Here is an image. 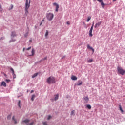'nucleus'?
Instances as JSON below:
<instances>
[{
	"label": "nucleus",
	"instance_id": "44",
	"mask_svg": "<svg viewBox=\"0 0 125 125\" xmlns=\"http://www.w3.org/2000/svg\"><path fill=\"white\" fill-rule=\"evenodd\" d=\"M113 1H117V0H113Z\"/></svg>",
	"mask_w": 125,
	"mask_h": 125
},
{
	"label": "nucleus",
	"instance_id": "3",
	"mask_svg": "<svg viewBox=\"0 0 125 125\" xmlns=\"http://www.w3.org/2000/svg\"><path fill=\"white\" fill-rule=\"evenodd\" d=\"M46 17L47 20H48L49 21H51V20H52V19H53L54 17V15L53 14V13H47Z\"/></svg>",
	"mask_w": 125,
	"mask_h": 125
},
{
	"label": "nucleus",
	"instance_id": "30",
	"mask_svg": "<svg viewBox=\"0 0 125 125\" xmlns=\"http://www.w3.org/2000/svg\"><path fill=\"white\" fill-rule=\"evenodd\" d=\"M8 120H10L11 119V115H8L7 117Z\"/></svg>",
	"mask_w": 125,
	"mask_h": 125
},
{
	"label": "nucleus",
	"instance_id": "5",
	"mask_svg": "<svg viewBox=\"0 0 125 125\" xmlns=\"http://www.w3.org/2000/svg\"><path fill=\"white\" fill-rule=\"evenodd\" d=\"M93 26H94V22L93 23L92 25L89 30V37H92V36H93L92 35V31L93 30Z\"/></svg>",
	"mask_w": 125,
	"mask_h": 125
},
{
	"label": "nucleus",
	"instance_id": "24",
	"mask_svg": "<svg viewBox=\"0 0 125 125\" xmlns=\"http://www.w3.org/2000/svg\"><path fill=\"white\" fill-rule=\"evenodd\" d=\"M10 70L12 72V75L14 74V69H13V68H11Z\"/></svg>",
	"mask_w": 125,
	"mask_h": 125
},
{
	"label": "nucleus",
	"instance_id": "35",
	"mask_svg": "<svg viewBox=\"0 0 125 125\" xmlns=\"http://www.w3.org/2000/svg\"><path fill=\"white\" fill-rule=\"evenodd\" d=\"M6 82H10V80H9V79H6Z\"/></svg>",
	"mask_w": 125,
	"mask_h": 125
},
{
	"label": "nucleus",
	"instance_id": "25",
	"mask_svg": "<svg viewBox=\"0 0 125 125\" xmlns=\"http://www.w3.org/2000/svg\"><path fill=\"white\" fill-rule=\"evenodd\" d=\"M91 19V17H88L87 20V22H89V21Z\"/></svg>",
	"mask_w": 125,
	"mask_h": 125
},
{
	"label": "nucleus",
	"instance_id": "28",
	"mask_svg": "<svg viewBox=\"0 0 125 125\" xmlns=\"http://www.w3.org/2000/svg\"><path fill=\"white\" fill-rule=\"evenodd\" d=\"M92 61H93V60L92 59H89V60H88V62L89 63H91V62H92Z\"/></svg>",
	"mask_w": 125,
	"mask_h": 125
},
{
	"label": "nucleus",
	"instance_id": "26",
	"mask_svg": "<svg viewBox=\"0 0 125 125\" xmlns=\"http://www.w3.org/2000/svg\"><path fill=\"white\" fill-rule=\"evenodd\" d=\"M21 103V101L20 100L18 102V106L20 107V108H21V106H20V104Z\"/></svg>",
	"mask_w": 125,
	"mask_h": 125
},
{
	"label": "nucleus",
	"instance_id": "7",
	"mask_svg": "<svg viewBox=\"0 0 125 125\" xmlns=\"http://www.w3.org/2000/svg\"><path fill=\"white\" fill-rule=\"evenodd\" d=\"M97 0V1H99V2H100L101 3L102 7L103 8H104L105 6V4L103 3V0Z\"/></svg>",
	"mask_w": 125,
	"mask_h": 125
},
{
	"label": "nucleus",
	"instance_id": "9",
	"mask_svg": "<svg viewBox=\"0 0 125 125\" xmlns=\"http://www.w3.org/2000/svg\"><path fill=\"white\" fill-rule=\"evenodd\" d=\"M89 101V98H88V97H85V98H84V103H87V102H88Z\"/></svg>",
	"mask_w": 125,
	"mask_h": 125
},
{
	"label": "nucleus",
	"instance_id": "29",
	"mask_svg": "<svg viewBox=\"0 0 125 125\" xmlns=\"http://www.w3.org/2000/svg\"><path fill=\"white\" fill-rule=\"evenodd\" d=\"M13 9V5L11 4V8L9 9V10H11V9Z\"/></svg>",
	"mask_w": 125,
	"mask_h": 125
},
{
	"label": "nucleus",
	"instance_id": "23",
	"mask_svg": "<svg viewBox=\"0 0 125 125\" xmlns=\"http://www.w3.org/2000/svg\"><path fill=\"white\" fill-rule=\"evenodd\" d=\"M48 30H46L45 34V37H47V36H48Z\"/></svg>",
	"mask_w": 125,
	"mask_h": 125
},
{
	"label": "nucleus",
	"instance_id": "22",
	"mask_svg": "<svg viewBox=\"0 0 125 125\" xmlns=\"http://www.w3.org/2000/svg\"><path fill=\"white\" fill-rule=\"evenodd\" d=\"M12 120L14 121L15 124H17V122H16V120H15V118H14V116L13 117Z\"/></svg>",
	"mask_w": 125,
	"mask_h": 125
},
{
	"label": "nucleus",
	"instance_id": "17",
	"mask_svg": "<svg viewBox=\"0 0 125 125\" xmlns=\"http://www.w3.org/2000/svg\"><path fill=\"white\" fill-rule=\"evenodd\" d=\"M55 100L56 101V100H58L59 97V95L57 94V95H55Z\"/></svg>",
	"mask_w": 125,
	"mask_h": 125
},
{
	"label": "nucleus",
	"instance_id": "6",
	"mask_svg": "<svg viewBox=\"0 0 125 125\" xmlns=\"http://www.w3.org/2000/svg\"><path fill=\"white\" fill-rule=\"evenodd\" d=\"M53 5L54 6H56L55 11L56 12H58V10L59 9V5L57 3H53Z\"/></svg>",
	"mask_w": 125,
	"mask_h": 125
},
{
	"label": "nucleus",
	"instance_id": "13",
	"mask_svg": "<svg viewBox=\"0 0 125 125\" xmlns=\"http://www.w3.org/2000/svg\"><path fill=\"white\" fill-rule=\"evenodd\" d=\"M87 48H88L89 49H91V50H92L93 53H94V49L92 48V47H91L90 45H89V44H88V45H87Z\"/></svg>",
	"mask_w": 125,
	"mask_h": 125
},
{
	"label": "nucleus",
	"instance_id": "10",
	"mask_svg": "<svg viewBox=\"0 0 125 125\" xmlns=\"http://www.w3.org/2000/svg\"><path fill=\"white\" fill-rule=\"evenodd\" d=\"M71 80H72V81H77V80H78V78L74 75H72L71 76Z\"/></svg>",
	"mask_w": 125,
	"mask_h": 125
},
{
	"label": "nucleus",
	"instance_id": "39",
	"mask_svg": "<svg viewBox=\"0 0 125 125\" xmlns=\"http://www.w3.org/2000/svg\"><path fill=\"white\" fill-rule=\"evenodd\" d=\"M29 42H32V39H30V40H29Z\"/></svg>",
	"mask_w": 125,
	"mask_h": 125
},
{
	"label": "nucleus",
	"instance_id": "42",
	"mask_svg": "<svg viewBox=\"0 0 125 125\" xmlns=\"http://www.w3.org/2000/svg\"><path fill=\"white\" fill-rule=\"evenodd\" d=\"M23 52L25 51V48H23Z\"/></svg>",
	"mask_w": 125,
	"mask_h": 125
},
{
	"label": "nucleus",
	"instance_id": "34",
	"mask_svg": "<svg viewBox=\"0 0 125 125\" xmlns=\"http://www.w3.org/2000/svg\"><path fill=\"white\" fill-rule=\"evenodd\" d=\"M43 125H47V123L45 122H43Z\"/></svg>",
	"mask_w": 125,
	"mask_h": 125
},
{
	"label": "nucleus",
	"instance_id": "27",
	"mask_svg": "<svg viewBox=\"0 0 125 125\" xmlns=\"http://www.w3.org/2000/svg\"><path fill=\"white\" fill-rule=\"evenodd\" d=\"M71 115L75 116V110H73L72 111H71Z\"/></svg>",
	"mask_w": 125,
	"mask_h": 125
},
{
	"label": "nucleus",
	"instance_id": "37",
	"mask_svg": "<svg viewBox=\"0 0 125 125\" xmlns=\"http://www.w3.org/2000/svg\"><path fill=\"white\" fill-rule=\"evenodd\" d=\"M46 59H47V57H45L43 58V60H46Z\"/></svg>",
	"mask_w": 125,
	"mask_h": 125
},
{
	"label": "nucleus",
	"instance_id": "16",
	"mask_svg": "<svg viewBox=\"0 0 125 125\" xmlns=\"http://www.w3.org/2000/svg\"><path fill=\"white\" fill-rule=\"evenodd\" d=\"M38 75H39V73H35L33 75H32V78L34 79V78H36Z\"/></svg>",
	"mask_w": 125,
	"mask_h": 125
},
{
	"label": "nucleus",
	"instance_id": "21",
	"mask_svg": "<svg viewBox=\"0 0 125 125\" xmlns=\"http://www.w3.org/2000/svg\"><path fill=\"white\" fill-rule=\"evenodd\" d=\"M35 95H33L32 96L31 100L32 101H34V100L35 99Z\"/></svg>",
	"mask_w": 125,
	"mask_h": 125
},
{
	"label": "nucleus",
	"instance_id": "8",
	"mask_svg": "<svg viewBox=\"0 0 125 125\" xmlns=\"http://www.w3.org/2000/svg\"><path fill=\"white\" fill-rule=\"evenodd\" d=\"M101 23H102V22L101 21H98L95 25V28H98V27L99 26H100V25H101Z\"/></svg>",
	"mask_w": 125,
	"mask_h": 125
},
{
	"label": "nucleus",
	"instance_id": "41",
	"mask_svg": "<svg viewBox=\"0 0 125 125\" xmlns=\"http://www.w3.org/2000/svg\"><path fill=\"white\" fill-rule=\"evenodd\" d=\"M42 22L40 23V26H42Z\"/></svg>",
	"mask_w": 125,
	"mask_h": 125
},
{
	"label": "nucleus",
	"instance_id": "36",
	"mask_svg": "<svg viewBox=\"0 0 125 125\" xmlns=\"http://www.w3.org/2000/svg\"><path fill=\"white\" fill-rule=\"evenodd\" d=\"M34 125V122H32L30 124H29V125Z\"/></svg>",
	"mask_w": 125,
	"mask_h": 125
},
{
	"label": "nucleus",
	"instance_id": "45",
	"mask_svg": "<svg viewBox=\"0 0 125 125\" xmlns=\"http://www.w3.org/2000/svg\"><path fill=\"white\" fill-rule=\"evenodd\" d=\"M65 57H66V56H64L62 57V58H65Z\"/></svg>",
	"mask_w": 125,
	"mask_h": 125
},
{
	"label": "nucleus",
	"instance_id": "20",
	"mask_svg": "<svg viewBox=\"0 0 125 125\" xmlns=\"http://www.w3.org/2000/svg\"><path fill=\"white\" fill-rule=\"evenodd\" d=\"M119 109L120 111H121V113H124V110H123V108H122V106L121 105H119Z\"/></svg>",
	"mask_w": 125,
	"mask_h": 125
},
{
	"label": "nucleus",
	"instance_id": "47",
	"mask_svg": "<svg viewBox=\"0 0 125 125\" xmlns=\"http://www.w3.org/2000/svg\"><path fill=\"white\" fill-rule=\"evenodd\" d=\"M1 40H3V38L2 37V38H1Z\"/></svg>",
	"mask_w": 125,
	"mask_h": 125
},
{
	"label": "nucleus",
	"instance_id": "40",
	"mask_svg": "<svg viewBox=\"0 0 125 125\" xmlns=\"http://www.w3.org/2000/svg\"><path fill=\"white\" fill-rule=\"evenodd\" d=\"M33 92H34V90H32L31 91V93H33Z\"/></svg>",
	"mask_w": 125,
	"mask_h": 125
},
{
	"label": "nucleus",
	"instance_id": "1",
	"mask_svg": "<svg viewBox=\"0 0 125 125\" xmlns=\"http://www.w3.org/2000/svg\"><path fill=\"white\" fill-rule=\"evenodd\" d=\"M46 83L48 84H51L52 83H55V78L53 76H50L46 79Z\"/></svg>",
	"mask_w": 125,
	"mask_h": 125
},
{
	"label": "nucleus",
	"instance_id": "15",
	"mask_svg": "<svg viewBox=\"0 0 125 125\" xmlns=\"http://www.w3.org/2000/svg\"><path fill=\"white\" fill-rule=\"evenodd\" d=\"M11 37H16V34L15 33V31H12Z\"/></svg>",
	"mask_w": 125,
	"mask_h": 125
},
{
	"label": "nucleus",
	"instance_id": "19",
	"mask_svg": "<svg viewBox=\"0 0 125 125\" xmlns=\"http://www.w3.org/2000/svg\"><path fill=\"white\" fill-rule=\"evenodd\" d=\"M86 108H87V109H89V110H90L91 109V105H90V104H87L86 105Z\"/></svg>",
	"mask_w": 125,
	"mask_h": 125
},
{
	"label": "nucleus",
	"instance_id": "14",
	"mask_svg": "<svg viewBox=\"0 0 125 125\" xmlns=\"http://www.w3.org/2000/svg\"><path fill=\"white\" fill-rule=\"evenodd\" d=\"M32 54L30 55V56H34L35 55V49L32 48L31 51Z\"/></svg>",
	"mask_w": 125,
	"mask_h": 125
},
{
	"label": "nucleus",
	"instance_id": "33",
	"mask_svg": "<svg viewBox=\"0 0 125 125\" xmlns=\"http://www.w3.org/2000/svg\"><path fill=\"white\" fill-rule=\"evenodd\" d=\"M32 48V47H29L27 48H26V50H30V49H31Z\"/></svg>",
	"mask_w": 125,
	"mask_h": 125
},
{
	"label": "nucleus",
	"instance_id": "11",
	"mask_svg": "<svg viewBox=\"0 0 125 125\" xmlns=\"http://www.w3.org/2000/svg\"><path fill=\"white\" fill-rule=\"evenodd\" d=\"M82 84H83V82L81 80H79L77 83V85H78L79 86L80 85H82Z\"/></svg>",
	"mask_w": 125,
	"mask_h": 125
},
{
	"label": "nucleus",
	"instance_id": "18",
	"mask_svg": "<svg viewBox=\"0 0 125 125\" xmlns=\"http://www.w3.org/2000/svg\"><path fill=\"white\" fill-rule=\"evenodd\" d=\"M28 122H30V120H29L28 119H26L25 120L23 121V123H25V124H26L27 125H28Z\"/></svg>",
	"mask_w": 125,
	"mask_h": 125
},
{
	"label": "nucleus",
	"instance_id": "4",
	"mask_svg": "<svg viewBox=\"0 0 125 125\" xmlns=\"http://www.w3.org/2000/svg\"><path fill=\"white\" fill-rule=\"evenodd\" d=\"M117 71L120 75H125V70H123L122 67H117Z\"/></svg>",
	"mask_w": 125,
	"mask_h": 125
},
{
	"label": "nucleus",
	"instance_id": "46",
	"mask_svg": "<svg viewBox=\"0 0 125 125\" xmlns=\"http://www.w3.org/2000/svg\"><path fill=\"white\" fill-rule=\"evenodd\" d=\"M44 20H43L42 21V22H44Z\"/></svg>",
	"mask_w": 125,
	"mask_h": 125
},
{
	"label": "nucleus",
	"instance_id": "2",
	"mask_svg": "<svg viewBox=\"0 0 125 125\" xmlns=\"http://www.w3.org/2000/svg\"><path fill=\"white\" fill-rule=\"evenodd\" d=\"M30 3H31L30 0H26L25 11V14H26V15H27L28 13H29V11H28V9H29V7H30Z\"/></svg>",
	"mask_w": 125,
	"mask_h": 125
},
{
	"label": "nucleus",
	"instance_id": "43",
	"mask_svg": "<svg viewBox=\"0 0 125 125\" xmlns=\"http://www.w3.org/2000/svg\"><path fill=\"white\" fill-rule=\"evenodd\" d=\"M83 25H86L85 23L83 22Z\"/></svg>",
	"mask_w": 125,
	"mask_h": 125
},
{
	"label": "nucleus",
	"instance_id": "32",
	"mask_svg": "<svg viewBox=\"0 0 125 125\" xmlns=\"http://www.w3.org/2000/svg\"><path fill=\"white\" fill-rule=\"evenodd\" d=\"M50 119H51V116L50 115L48 116V118H47V120H50Z\"/></svg>",
	"mask_w": 125,
	"mask_h": 125
},
{
	"label": "nucleus",
	"instance_id": "38",
	"mask_svg": "<svg viewBox=\"0 0 125 125\" xmlns=\"http://www.w3.org/2000/svg\"><path fill=\"white\" fill-rule=\"evenodd\" d=\"M66 24H67V25H70V22L67 21V22H66Z\"/></svg>",
	"mask_w": 125,
	"mask_h": 125
},
{
	"label": "nucleus",
	"instance_id": "31",
	"mask_svg": "<svg viewBox=\"0 0 125 125\" xmlns=\"http://www.w3.org/2000/svg\"><path fill=\"white\" fill-rule=\"evenodd\" d=\"M13 79H15V78H16V75H15V73H14V74H13Z\"/></svg>",
	"mask_w": 125,
	"mask_h": 125
},
{
	"label": "nucleus",
	"instance_id": "12",
	"mask_svg": "<svg viewBox=\"0 0 125 125\" xmlns=\"http://www.w3.org/2000/svg\"><path fill=\"white\" fill-rule=\"evenodd\" d=\"M4 86V87H6V83H5V82H2L1 83V86Z\"/></svg>",
	"mask_w": 125,
	"mask_h": 125
}]
</instances>
